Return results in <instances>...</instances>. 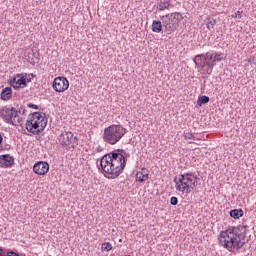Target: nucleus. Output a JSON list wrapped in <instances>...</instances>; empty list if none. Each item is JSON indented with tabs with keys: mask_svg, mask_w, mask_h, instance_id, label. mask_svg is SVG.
<instances>
[{
	"mask_svg": "<svg viewBox=\"0 0 256 256\" xmlns=\"http://www.w3.org/2000/svg\"><path fill=\"white\" fill-rule=\"evenodd\" d=\"M3 143V136L0 134V145Z\"/></svg>",
	"mask_w": 256,
	"mask_h": 256,
	"instance_id": "40",
	"label": "nucleus"
},
{
	"mask_svg": "<svg viewBox=\"0 0 256 256\" xmlns=\"http://www.w3.org/2000/svg\"><path fill=\"white\" fill-rule=\"evenodd\" d=\"M214 59L216 61H223V53H215Z\"/></svg>",
	"mask_w": 256,
	"mask_h": 256,
	"instance_id": "25",
	"label": "nucleus"
},
{
	"mask_svg": "<svg viewBox=\"0 0 256 256\" xmlns=\"http://www.w3.org/2000/svg\"><path fill=\"white\" fill-rule=\"evenodd\" d=\"M169 7H171L170 1H161L157 4L158 11H165V9H169Z\"/></svg>",
	"mask_w": 256,
	"mask_h": 256,
	"instance_id": "19",
	"label": "nucleus"
},
{
	"mask_svg": "<svg viewBox=\"0 0 256 256\" xmlns=\"http://www.w3.org/2000/svg\"><path fill=\"white\" fill-rule=\"evenodd\" d=\"M52 87L56 93H63L69 89V80L65 77H57L54 79Z\"/></svg>",
	"mask_w": 256,
	"mask_h": 256,
	"instance_id": "7",
	"label": "nucleus"
},
{
	"mask_svg": "<svg viewBox=\"0 0 256 256\" xmlns=\"http://www.w3.org/2000/svg\"><path fill=\"white\" fill-rule=\"evenodd\" d=\"M152 31L153 33H161V31H163V22L154 20L152 22Z\"/></svg>",
	"mask_w": 256,
	"mask_h": 256,
	"instance_id": "16",
	"label": "nucleus"
},
{
	"mask_svg": "<svg viewBox=\"0 0 256 256\" xmlns=\"http://www.w3.org/2000/svg\"><path fill=\"white\" fill-rule=\"evenodd\" d=\"M243 229H247V226H229L228 229L221 231L218 235L219 245L230 253L241 250L245 242L241 241V233L239 231H243Z\"/></svg>",
	"mask_w": 256,
	"mask_h": 256,
	"instance_id": "2",
	"label": "nucleus"
},
{
	"mask_svg": "<svg viewBox=\"0 0 256 256\" xmlns=\"http://www.w3.org/2000/svg\"><path fill=\"white\" fill-rule=\"evenodd\" d=\"M160 19L163 23L164 33L166 35H171V33H174V31H177V29H179V25L171 24L170 22L165 20L167 19V16H160Z\"/></svg>",
	"mask_w": 256,
	"mask_h": 256,
	"instance_id": "12",
	"label": "nucleus"
},
{
	"mask_svg": "<svg viewBox=\"0 0 256 256\" xmlns=\"http://www.w3.org/2000/svg\"><path fill=\"white\" fill-rule=\"evenodd\" d=\"M237 15H241V11H237V13H235V15H232V17H237Z\"/></svg>",
	"mask_w": 256,
	"mask_h": 256,
	"instance_id": "39",
	"label": "nucleus"
},
{
	"mask_svg": "<svg viewBox=\"0 0 256 256\" xmlns=\"http://www.w3.org/2000/svg\"><path fill=\"white\" fill-rule=\"evenodd\" d=\"M125 135H127V129L123 125L113 124L104 129L102 138L108 145H117Z\"/></svg>",
	"mask_w": 256,
	"mask_h": 256,
	"instance_id": "4",
	"label": "nucleus"
},
{
	"mask_svg": "<svg viewBox=\"0 0 256 256\" xmlns=\"http://www.w3.org/2000/svg\"><path fill=\"white\" fill-rule=\"evenodd\" d=\"M111 249H113V246L109 242H104L102 244V247H101L102 251L109 252V251H111Z\"/></svg>",
	"mask_w": 256,
	"mask_h": 256,
	"instance_id": "23",
	"label": "nucleus"
},
{
	"mask_svg": "<svg viewBox=\"0 0 256 256\" xmlns=\"http://www.w3.org/2000/svg\"><path fill=\"white\" fill-rule=\"evenodd\" d=\"M12 121L14 125H17V123L19 124L21 123V121H23V118L19 117V114H17V117L16 118L14 117Z\"/></svg>",
	"mask_w": 256,
	"mask_h": 256,
	"instance_id": "30",
	"label": "nucleus"
},
{
	"mask_svg": "<svg viewBox=\"0 0 256 256\" xmlns=\"http://www.w3.org/2000/svg\"><path fill=\"white\" fill-rule=\"evenodd\" d=\"M127 157H130V155L123 149H117L105 154L100 159L102 173L112 175V179H117L125 171Z\"/></svg>",
	"mask_w": 256,
	"mask_h": 256,
	"instance_id": "1",
	"label": "nucleus"
},
{
	"mask_svg": "<svg viewBox=\"0 0 256 256\" xmlns=\"http://www.w3.org/2000/svg\"><path fill=\"white\" fill-rule=\"evenodd\" d=\"M17 119V109L15 107L7 108L4 107V112L2 119H4L5 123H9L10 125H15L13 119Z\"/></svg>",
	"mask_w": 256,
	"mask_h": 256,
	"instance_id": "8",
	"label": "nucleus"
},
{
	"mask_svg": "<svg viewBox=\"0 0 256 256\" xmlns=\"http://www.w3.org/2000/svg\"><path fill=\"white\" fill-rule=\"evenodd\" d=\"M210 61L207 58H204L203 62H202V69H204V67H210Z\"/></svg>",
	"mask_w": 256,
	"mask_h": 256,
	"instance_id": "27",
	"label": "nucleus"
},
{
	"mask_svg": "<svg viewBox=\"0 0 256 256\" xmlns=\"http://www.w3.org/2000/svg\"><path fill=\"white\" fill-rule=\"evenodd\" d=\"M36 175H47L49 173V163L44 161L36 162L33 166Z\"/></svg>",
	"mask_w": 256,
	"mask_h": 256,
	"instance_id": "9",
	"label": "nucleus"
},
{
	"mask_svg": "<svg viewBox=\"0 0 256 256\" xmlns=\"http://www.w3.org/2000/svg\"><path fill=\"white\" fill-rule=\"evenodd\" d=\"M47 127V117L43 112H34L28 116L26 130L32 135H40Z\"/></svg>",
	"mask_w": 256,
	"mask_h": 256,
	"instance_id": "3",
	"label": "nucleus"
},
{
	"mask_svg": "<svg viewBox=\"0 0 256 256\" xmlns=\"http://www.w3.org/2000/svg\"><path fill=\"white\" fill-rule=\"evenodd\" d=\"M17 80L16 85L14 86V89H25L27 86V78H25L24 74H17Z\"/></svg>",
	"mask_w": 256,
	"mask_h": 256,
	"instance_id": "13",
	"label": "nucleus"
},
{
	"mask_svg": "<svg viewBox=\"0 0 256 256\" xmlns=\"http://www.w3.org/2000/svg\"><path fill=\"white\" fill-rule=\"evenodd\" d=\"M244 212L242 209H233L230 211V217L233 219H241L243 217Z\"/></svg>",
	"mask_w": 256,
	"mask_h": 256,
	"instance_id": "17",
	"label": "nucleus"
},
{
	"mask_svg": "<svg viewBox=\"0 0 256 256\" xmlns=\"http://www.w3.org/2000/svg\"><path fill=\"white\" fill-rule=\"evenodd\" d=\"M246 235H247V232L244 231V235H243V237H242L243 240H245Z\"/></svg>",
	"mask_w": 256,
	"mask_h": 256,
	"instance_id": "42",
	"label": "nucleus"
},
{
	"mask_svg": "<svg viewBox=\"0 0 256 256\" xmlns=\"http://www.w3.org/2000/svg\"><path fill=\"white\" fill-rule=\"evenodd\" d=\"M204 21L208 31H214L215 26L217 25V20L215 18H211V16H208Z\"/></svg>",
	"mask_w": 256,
	"mask_h": 256,
	"instance_id": "15",
	"label": "nucleus"
},
{
	"mask_svg": "<svg viewBox=\"0 0 256 256\" xmlns=\"http://www.w3.org/2000/svg\"><path fill=\"white\" fill-rule=\"evenodd\" d=\"M27 107H29V109H39V106L33 103L27 104Z\"/></svg>",
	"mask_w": 256,
	"mask_h": 256,
	"instance_id": "32",
	"label": "nucleus"
},
{
	"mask_svg": "<svg viewBox=\"0 0 256 256\" xmlns=\"http://www.w3.org/2000/svg\"><path fill=\"white\" fill-rule=\"evenodd\" d=\"M191 177H193V172H186L179 176H175L174 183H176V191L187 194L195 191L197 181H194Z\"/></svg>",
	"mask_w": 256,
	"mask_h": 256,
	"instance_id": "5",
	"label": "nucleus"
},
{
	"mask_svg": "<svg viewBox=\"0 0 256 256\" xmlns=\"http://www.w3.org/2000/svg\"><path fill=\"white\" fill-rule=\"evenodd\" d=\"M203 59H205V54L196 55L194 59L195 65L201 67L203 65Z\"/></svg>",
	"mask_w": 256,
	"mask_h": 256,
	"instance_id": "22",
	"label": "nucleus"
},
{
	"mask_svg": "<svg viewBox=\"0 0 256 256\" xmlns=\"http://www.w3.org/2000/svg\"><path fill=\"white\" fill-rule=\"evenodd\" d=\"M58 141L63 147H69V145H71L72 149H75V147L79 145V139L71 132L61 133L58 137Z\"/></svg>",
	"mask_w": 256,
	"mask_h": 256,
	"instance_id": "6",
	"label": "nucleus"
},
{
	"mask_svg": "<svg viewBox=\"0 0 256 256\" xmlns=\"http://www.w3.org/2000/svg\"><path fill=\"white\" fill-rule=\"evenodd\" d=\"M17 74L9 80V85H11L13 87V89H15V85H17Z\"/></svg>",
	"mask_w": 256,
	"mask_h": 256,
	"instance_id": "24",
	"label": "nucleus"
},
{
	"mask_svg": "<svg viewBox=\"0 0 256 256\" xmlns=\"http://www.w3.org/2000/svg\"><path fill=\"white\" fill-rule=\"evenodd\" d=\"M138 173H141L142 175H149L147 168H142Z\"/></svg>",
	"mask_w": 256,
	"mask_h": 256,
	"instance_id": "33",
	"label": "nucleus"
},
{
	"mask_svg": "<svg viewBox=\"0 0 256 256\" xmlns=\"http://www.w3.org/2000/svg\"><path fill=\"white\" fill-rule=\"evenodd\" d=\"M149 179V174H141V172L136 173V181H139V183H145Z\"/></svg>",
	"mask_w": 256,
	"mask_h": 256,
	"instance_id": "21",
	"label": "nucleus"
},
{
	"mask_svg": "<svg viewBox=\"0 0 256 256\" xmlns=\"http://www.w3.org/2000/svg\"><path fill=\"white\" fill-rule=\"evenodd\" d=\"M97 151H98V152L103 151V149L101 148V146H99V147L97 148Z\"/></svg>",
	"mask_w": 256,
	"mask_h": 256,
	"instance_id": "41",
	"label": "nucleus"
},
{
	"mask_svg": "<svg viewBox=\"0 0 256 256\" xmlns=\"http://www.w3.org/2000/svg\"><path fill=\"white\" fill-rule=\"evenodd\" d=\"M178 203H179V199H178L177 197L172 196V197L170 198V204H171V205H177Z\"/></svg>",
	"mask_w": 256,
	"mask_h": 256,
	"instance_id": "28",
	"label": "nucleus"
},
{
	"mask_svg": "<svg viewBox=\"0 0 256 256\" xmlns=\"http://www.w3.org/2000/svg\"><path fill=\"white\" fill-rule=\"evenodd\" d=\"M206 73L207 75H211V73H213V67H207Z\"/></svg>",
	"mask_w": 256,
	"mask_h": 256,
	"instance_id": "35",
	"label": "nucleus"
},
{
	"mask_svg": "<svg viewBox=\"0 0 256 256\" xmlns=\"http://www.w3.org/2000/svg\"><path fill=\"white\" fill-rule=\"evenodd\" d=\"M162 17H167L166 19H164V21H167L172 25H178V27H179V23L183 21V14H181V12L169 13Z\"/></svg>",
	"mask_w": 256,
	"mask_h": 256,
	"instance_id": "10",
	"label": "nucleus"
},
{
	"mask_svg": "<svg viewBox=\"0 0 256 256\" xmlns=\"http://www.w3.org/2000/svg\"><path fill=\"white\" fill-rule=\"evenodd\" d=\"M33 74H25L24 79H26V83H31V79H33Z\"/></svg>",
	"mask_w": 256,
	"mask_h": 256,
	"instance_id": "29",
	"label": "nucleus"
},
{
	"mask_svg": "<svg viewBox=\"0 0 256 256\" xmlns=\"http://www.w3.org/2000/svg\"><path fill=\"white\" fill-rule=\"evenodd\" d=\"M216 63H217V60L214 58V59H212L211 60V62H210V67H214V65H216Z\"/></svg>",
	"mask_w": 256,
	"mask_h": 256,
	"instance_id": "36",
	"label": "nucleus"
},
{
	"mask_svg": "<svg viewBox=\"0 0 256 256\" xmlns=\"http://www.w3.org/2000/svg\"><path fill=\"white\" fill-rule=\"evenodd\" d=\"M204 58L207 59L208 61H213V59H215V56L207 52L206 55H204Z\"/></svg>",
	"mask_w": 256,
	"mask_h": 256,
	"instance_id": "26",
	"label": "nucleus"
},
{
	"mask_svg": "<svg viewBox=\"0 0 256 256\" xmlns=\"http://www.w3.org/2000/svg\"><path fill=\"white\" fill-rule=\"evenodd\" d=\"M28 59H29L31 65H35V59H37V61H39V53L31 50L30 52H28Z\"/></svg>",
	"mask_w": 256,
	"mask_h": 256,
	"instance_id": "18",
	"label": "nucleus"
},
{
	"mask_svg": "<svg viewBox=\"0 0 256 256\" xmlns=\"http://www.w3.org/2000/svg\"><path fill=\"white\" fill-rule=\"evenodd\" d=\"M15 165V157L9 154H3L0 156V167L7 169Z\"/></svg>",
	"mask_w": 256,
	"mask_h": 256,
	"instance_id": "11",
	"label": "nucleus"
},
{
	"mask_svg": "<svg viewBox=\"0 0 256 256\" xmlns=\"http://www.w3.org/2000/svg\"><path fill=\"white\" fill-rule=\"evenodd\" d=\"M3 113H5L4 108L0 109V117H2V118H3Z\"/></svg>",
	"mask_w": 256,
	"mask_h": 256,
	"instance_id": "38",
	"label": "nucleus"
},
{
	"mask_svg": "<svg viewBox=\"0 0 256 256\" xmlns=\"http://www.w3.org/2000/svg\"><path fill=\"white\" fill-rule=\"evenodd\" d=\"M191 179H195V181H197L199 179V177H197V175H195V173H193V176H191Z\"/></svg>",
	"mask_w": 256,
	"mask_h": 256,
	"instance_id": "37",
	"label": "nucleus"
},
{
	"mask_svg": "<svg viewBox=\"0 0 256 256\" xmlns=\"http://www.w3.org/2000/svg\"><path fill=\"white\" fill-rule=\"evenodd\" d=\"M184 137H185V139H193V140H195V135H193V133H189V132L184 133Z\"/></svg>",
	"mask_w": 256,
	"mask_h": 256,
	"instance_id": "31",
	"label": "nucleus"
},
{
	"mask_svg": "<svg viewBox=\"0 0 256 256\" xmlns=\"http://www.w3.org/2000/svg\"><path fill=\"white\" fill-rule=\"evenodd\" d=\"M0 97L2 101H9L13 97V89L11 87H5L1 91Z\"/></svg>",
	"mask_w": 256,
	"mask_h": 256,
	"instance_id": "14",
	"label": "nucleus"
},
{
	"mask_svg": "<svg viewBox=\"0 0 256 256\" xmlns=\"http://www.w3.org/2000/svg\"><path fill=\"white\" fill-rule=\"evenodd\" d=\"M209 101H211V99L209 98V96H200L198 97V100H197V105L198 107H203V105L209 103Z\"/></svg>",
	"mask_w": 256,
	"mask_h": 256,
	"instance_id": "20",
	"label": "nucleus"
},
{
	"mask_svg": "<svg viewBox=\"0 0 256 256\" xmlns=\"http://www.w3.org/2000/svg\"><path fill=\"white\" fill-rule=\"evenodd\" d=\"M19 113L22 114V115H25V108L20 107V109L17 110V115H19Z\"/></svg>",
	"mask_w": 256,
	"mask_h": 256,
	"instance_id": "34",
	"label": "nucleus"
}]
</instances>
